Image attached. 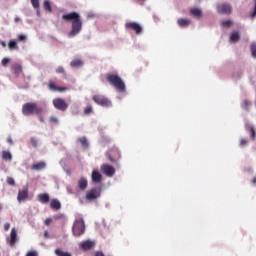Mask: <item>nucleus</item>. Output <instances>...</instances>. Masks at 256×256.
Masks as SVG:
<instances>
[{
  "label": "nucleus",
  "instance_id": "nucleus-42",
  "mask_svg": "<svg viewBox=\"0 0 256 256\" xmlns=\"http://www.w3.org/2000/svg\"><path fill=\"white\" fill-rule=\"evenodd\" d=\"M56 73H65V69L63 68V66H59L56 70Z\"/></svg>",
  "mask_w": 256,
  "mask_h": 256
},
{
  "label": "nucleus",
  "instance_id": "nucleus-7",
  "mask_svg": "<svg viewBox=\"0 0 256 256\" xmlns=\"http://www.w3.org/2000/svg\"><path fill=\"white\" fill-rule=\"evenodd\" d=\"M217 13L221 15H229L231 13V5L227 3L218 4L216 7Z\"/></svg>",
  "mask_w": 256,
  "mask_h": 256
},
{
  "label": "nucleus",
  "instance_id": "nucleus-55",
  "mask_svg": "<svg viewBox=\"0 0 256 256\" xmlns=\"http://www.w3.org/2000/svg\"><path fill=\"white\" fill-rule=\"evenodd\" d=\"M110 161H113V158H110Z\"/></svg>",
  "mask_w": 256,
  "mask_h": 256
},
{
  "label": "nucleus",
  "instance_id": "nucleus-37",
  "mask_svg": "<svg viewBox=\"0 0 256 256\" xmlns=\"http://www.w3.org/2000/svg\"><path fill=\"white\" fill-rule=\"evenodd\" d=\"M247 143H249V140L247 138H243L241 141H240V145L241 147H245L247 145Z\"/></svg>",
  "mask_w": 256,
  "mask_h": 256
},
{
  "label": "nucleus",
  "instance_id": "nucleus-19",
  "mask_svg": "<svg viewBox=\"0 0 256 256\" xmlns=\"http://www.w3.org/2000/svg\"><path fill=\"white\" fill-rule=\"evenodd\" d=\"M50 207L56 211H59V209H61V202H59L57 199H53L50 203Z\"/></svg>",
  "mask_w": 256,
  "mask_h": 256
},
{
  "label": "nucleus",
  "instance_id": "nucleus-41",
  "mask_svg": "<svg viewBox=\"0 0 256 256\" xmlns=\"http://www.w3.org/2000/svg\"><path fill=\"white\" fill-rule=\"evenodd\" d=\"M9 58H3L2 59V65H3V67H5L8 63H9Z\"/></svg>",
  "mask_w": 256,
  "mask_h": 256
},
{
  "label": "nucleus",
  "instance_id": "nucleus-54",
  "mask_svg": "<svg viewBox=\"0 0 256 256\" xmlns=\"http://www.w3.org/2000/svg\"><path fill=\"white\" fill-rule=\"evenodd\" d=\"M60 217H61V216H57L56 218H57V219H60Z\"/></svg>",
  "mask_w": 256,
  "mask_h": 256
},
{
  "label": "nucleus",
  "instance_id": "nucleus-28",
  "mask_svg": "<svg viewBox=\"0 0 256 256\" xmlns=\"http://www.w3.org/2000/svg\"><path fill=\"white\" fill-rule=\"evenodd\" d=\"M71 67H81L83 62L81 60H74L70 63Z\"/></svg>",
  "mask_w": 256,
  "mask_h": 256
},
{
  "label": "nucleus",
  "instance_id": "nucleus-20",
  "mask_svg": "<svg viewBox=\"0 0 256 256\" xmlns=\"http://www.w3.org/2000/svg\"><path fill=\"white\" fill-rule=\"evenodd\" d=\"M2 159H4V161H12L13 160V155L9 151H3L2 152Z\"/></svg>",
  "mask_w": 256,
  "mask_h": 256
},
{
  "label": "nucleus",
  "instance_id": "nucleus-22",
  "mask_svg": "<svg viewBox=\"0 0 256 256\" xmlns=\"http://www.w3.org/2000/svg\"><path fill=\"white\" fill-rule=\"evenodd\" d=\"M239 39H241V36L239 35V32H233L230 36V41L232 43H237V41H239Z\"/></svg>",
  "mask_w": 256,
  "mask_h": 256
},
{
  "label": "nucleus",
  "instance_id": "nucleus-49",
  "mask_svg": "<svg viewBox=\"0 0 256 256\" xmlns=\"http://www.w3.org/2000/svg\"><path fill=\"white\" fill-rule=\"evenodd\" d=\"M7 142H8L10 145H13V139H11V137H9V138L7 139Z\"/></svg>",
  "mask_w": 256,
  "mask_h": 256
},
{
  "label": "nucleus",
  "instance_id": "nucleus-5",
  "mask_svg": "<svg viewBox=\"0 0 256 256\" xmlns=\"http://www.w3.org/2000/svg\"><path fill=\"white\" fill-rule=\"evenodd\" d=\"M93 101L97 103V105H101V107H111V102L105 96L95 95L93 96Z\"/></svg>",
  "mask_w": 256,
  "mask_h": 256
},
{
  "label": "nucleus",
  "instance_id": "nucleus-46",
  "mask_svg": "<svg viewBox=\"0 0 256 256\" xmlns=\"http://www.w3.org/2000/svg\"><path fill=\"white\" fill-rule=\"evenodd\" d=\"M45 225H51V218H47L45 220Z\"/></svg>",
  "mask_w": 256,
  "mask_h": 256
},
{
  "label": "nucleus",
  "instance_id": "nucleus-3",
  "mask_svg": "<svg viewBox=\"0 0 256 256\" xmlns=\"http://www.w3.org/2000/svg\"><path fill=\"white\" fill-rule=\"evenodd\" d=\"M107 79H108L109 83L111 85H113V87H115V89H117V91H121V92L125 91V82H123V80L119 76L109 74L107 76Z\"/></svg>",
  "mask_w": 256,
  "mask_h": 256
},
{
  "label": "nucleus",
  "instance_id": "nucleus-11",
  "mask_svg": "<svg viewBox=\"0 0 256 256\" xmlns=\"http://www.w3.org/2000/svg\"><path fill=\"white\" fill-rule=\"evenodd\" d=\"M126 27H129L130 29H133V31H136V34L139 35L141 31H143V28H141V25L136 22H130L126 24Z\"/></svg>",
  "mask_w": 256,
  "mask_h": 256
},
{
  "label": "nucleus",
  "instance_id": "nucleus-8",
  "mask_svg": "<svg viewBox=\"0 0 256 256\" xmlns=\"http://www.w3.org/2000/svg\"><path fill=\"white\" fill-rule=\"evenodd\" d=\"M53 105L55 109H58L59 111H66V109L69 107V105H67L62 98H55L53 100Z\"/></svg>",
  "mask_w": 256,
  "mask_h": 256
},
{
  "label": "nucleus",
  "instance_id": "nucleus-26",
  "mask_svg": "<svg viewBox=\"0 0 256 256\" xmlns=\"http://www.w3.org/2000/svg\"><path fill=\"white\" fill-rule=\"evenodd\" d=\"M44 9L49 13L53 11V9L51 8V2H49V0H44Z\"/></svg>",
  "mask_w": 256,
  "mask_h": 256
},
{
  "label": "nucleus",
  "instance_id": "nucleus-34",
  "mask_svg": "<svg viewBox=\"0 0 256 256\" xmlns=\"http://www.w3.org/2000/svg\"><path fill=\"white\" fill-rule=\"evenodd\" d=\"M26 256H39V252L36 250H30L26 253Z\"/></svg>",
  "mask_w": 256,
  "mask_h": 256
},
{
  "label": "nucleus",
  "instance_id": "nucleus-1",
  "mask_svg": "<svg viewBox=\"0 0 256 256\" xmlns=\"http://www.w3.org/2000/svg\"><path fill=\"white\" fill-rule=\"evenodd\" d=\"M63 21H71V31L68 33L69 39H73V37H77L83 29V20L81 19V15L77 12H71L69 14H65L62 16Z\"/></svg>",
  "mask_w": 256,
  "mask_h": 256
},
{
  "label": "nucleus",
  "instance_id": "nucleus-30",
  "mask_svg": "<svg viewBox=\"0 0 256 256\" xmlns=\"http://www.w3.org/2000/svg\"><path fill=\"white\" fill-rule=\"evenodd\" d=\"M21 65L19 64H15L13 67H12V70L14 71V73H16V75H18V73L21 72Z\"/></svg>",
  "mask_w": 256,
  "mask_h": 256
},
{
  "label": "nucleus",
  "instance_id": "nucleus-53",
  "mask_svg": "<svg viewBox=\"0 0 256 256\" xmlns=\"http://www.w3.org/2000/svg\"><path fill=\"white\" fill-rule=\"evenodd\" d=\"M91 18H93V15L88 14V19H91Z\"/></svg>",
  "mask_w": 256,
  "mask_h": 256
},
{
  "label": "nucleus",
  "instance_id": "nucleus-27",
  "mask_svg": "<svg viewBox=\"0 0 256 256\" xmlns=\"http://www.w3.org/2000/svg\"><path fill=\"white\" fill-rule=\"evenodd\" d=\"M250 51H251L252 57H254V59H256V43L251 44Z\"/></svg>",
  "mask_w": 256,
  "mask_h": 256
},
{
  "label": "nucleus",
  "instance_id": "nucleus-25",
  "mask_svg": "<svg viewBox=\"0 0 256 256\" xmlns=\"http://www.w3.org/2000/svg\"><path fill=\"white\" fill-rule=\"evenodd\" d=\"M55 255L56 256H71V253L69 252H63L61 249L57 248L55 250Z\"/></svg>",
  "mask_w": 256,
  "mask_h": 256
},
{
  "label": "nucleus",
  "instance_id": "nucleus-15",
  "mask_svg": "<svg viewBox=\"0 0 256 256\" xmlns=\"http://www.w3.org/2000/svg\"><path fill=\"white\" fill-rule=\"evenodd\" d=\"M49 89H50V91H58L59 93H63V92H65V91H69V89L68 88H61V87H57L56 85H55V83H50L49 84Z\"/></svg>",
  "mask_w": 256,
  "mask_h": 256
},
{
  "label": "nucleus",
  "instance_id": "nucleus-14",
  "mask_svg": "<svg viewBox=\"0 0 256 256\" xmlns=\"http://www.w3.org/2000/svg\"><path fill=\"white\" fill-rule=\"evenodd\" d=\"M177 23H178L179 27L185 28V27H189V25H191V20H189L187 18H179L177 20Z\"/></svg>",
  "mask_w": 256,
  "mask_h": 256
},
{
  "label": "nucleus",
  "instance_id": "nucleus-56",
  "mask_svg": "<svg viewBox=\"0 0 256 256\" xmlns=\"http://www.w3.org/2000/svg\"><path fill=\"white\" fill-rule=\"evenodd\" d=\"M0 209H1V206H0Z\"/></svg>",
  "mask_w": 256,
  "mask_h": 256
},
{
  "label": "nucleus",
  "instance_id": "nucleus-23",
  "mask_svg": "<svg viewBox=\"0 0 256 256\" xmlns=\"http://www.w3.org/2000/svg\"><path fill=\"white\" fill-rule=\"evenodd\" d=\"M78 186H79V189H87V179L81 178L78 181Z\"/></svg>",
  "mask_w": 256,
  "mask_h": 256
},
{
  "label": "nucleus",
  "instance_id": "nucleus-18",
  "mask_svg": "<svg viewBox=\"0 0 256 256\" xmlns=\"http://www.w3.org/2000/svg\"><path fill=\"white\" fill-rule=\"evenodd\" d=\"M15 241H17V230H15V228H12L9 240L10 245H15Z\"/></svg>",
  "mask_w": 256,
  "mask_h": 256
},
{
  "label": "nucleus",
  "instance_id": "nucleus-10",
  "mask_svg": "<svg viewBox=\"0 0 256 256\" xmlns=\"http://www.w3.org/2000/svg\"><path fill=\"white\" fill-rule=\"evenodd\" d=\"M29 197V189L23 188L22 190H19L18 196H17V201L21 203V201H25Z\"/></svg>",
  "mask_w": 256,
  "mask_h": 256
},
{
  "label": "nucleus",
  "instance_id": "nucleus-16",
  "mask_svg": "<svg viewBox=\"0 0 256 256\" xmlns=\"http://www.w3.org/2000/svg\"><path fill=\"white\" fill-rule=\"evenodd\" d=\"M91 177L93 183H101V173L99 171L93 170Z\"/></svg>",
  "mask_w": 256,
  "mask_h": 256
},
{
  "label": "nucleus",
  "instance_id": "nucleus-44",
  "mask_svg": "<svg viewBox=\"0 0 256 256\" xmlns=\"http://www.w3.org/2000/svg\"><path fill=\"white\" fill-rule=\"evenodd\" d=\"M255 17H256V0H255L254 11H253V13H252V15H251V18H252V19H255Z\"/></svg>",
  "mask_w": 256,
  "mask_h": 256
},
{
  "label": "nucleus",
  "instance_id": "nucleus-29",
  "mask_svg": "<svg viewBox=\"0 0 256 256\" xmlns=\"http://www.w3.org/2000/svg\"><path fill=\"white\" fill-rule=\"evenodd\" d=\"M9 49H19V46H17V42L15 40H11L8 44Z\"/></svg>",
  "mask_w": 256,
  "mask_h": 256
},
{
  "label": "nucleus",
  "instance_id": "nucleus-33",
  "mask_svg": "<svg viewBox=\"0 0 256 256\" xmlns=\"http://www.w3.org/2000/svg\"><path fill=\"white\" fill-rule=\"evenodd\" d=\"M249 132H250L251 139H255L256 133H255V128H253V126H250Z\"/></svg>",
  "mask_w": 256,
  "mask_h": 256
},
{
  "label": "nucleus",
  "instance_id": "nucleus-6",
  "mask_svg": "<svg viewBox=\"0 0 256 256\" xmlns=\"http://www.w3.org/2000/svg\"><path fill=\"white\" fill-rule=\"evenodd\" d=\"M101 197V190L94 188L92 190H89L86 193V199L87 201H96V199H99Z\"/></svg>",
  "mask_w": 256,
  "mask_h": 256
},
{
  "label": "nucleus",
  "instance_id": "nucleus-4",
  "mask_svg": "<svg viewBox=\"0 0 256 256\" xmlns=\"http://www.w3.org/2000/svg\"><path fill=\"white\" fill-rule=\"evenodd\" d=\"M72 233L75 237H81L85 233V221L83 219H78L74 222Z\"/></svg>",
  "mask_w": 256,
  "mask_h": 256
},
{
  "label": "nucleus",
  "instance_id": "nucleus-43",
  "mask_svg": "<svg viewBox=\"0 0 256 256\" xmlns=\"http://www.w3.org/2000/svg\"><path fill=\"white\" fill-rule=\"evenodd\" d=\"M9 229H11V224L10 223L4 224V230L9 231Z\"/></svg>",
  "mask_w": 256,
  "mask_h": 256
},
{
  "label": "nucleus",
  "instance_id": "nucleus-21",
  "mask_svg": "<svg viewBox=\"0 0 256 256\" xmlns=\"http://www.w3.org/2000/svg\"><path fill=\"white\" fill-rule=\"evenodd\" d=\"M38 199L41 203H49V194L47 193L39 194Z\"/></svg>",
  "mask_w": 256,
  "mask_h": 256
},
{
  "label": "nucleus",
  "instance_id": "nucleus-17",
  "mask_svg": "<svg viewBox=\"0 0 256 256\" xmlns=\"http://www.w3.org/2000/svg\"><path fill=\"white\" fill-rule=\"evenodd\" d=\"M45 167H47V164H45V162H38V163L32 165V169L34 171H43V169H45Z\"/></svg>",
  "mask_w": 256,
  "mask_h": 256
},
{
  "label": "nucleus",
  "instance_id": "nucleus-38",
  "mask_svg": "<svg viewBox=\"0 0 256 256\" xmlns=\"http://www.w3.org/2000/svg\"><path fill=\"white\" fill-rule=\"evenodd\" d=\"M8 185H15V180L12 177L7 178Z\"/></svg>",
  "mask_w": 256,
  "mask_h": 256
},
{
  "label": "nucleus",
  "instance_id": "nucleus-35",
  "mask_svg": "<svg viewBox=\"0 0 256 256\" xmlns=\"http://www.w3.org/2000/svg\"><path fill=\"white\" fill-rule=\"evenodd\" d=\"M31 145H33L34 147H38L39 141L37 140V138L32 137L30 139Z\"/></svg>",
  "mask_w": 256,
  "mask_h": 256
},
{
  "label": "nucleus",
  "instance_id": "nucleus-13",
  "mask_svg": "<svg viewBox=\"0 0 256 256\" xmlns=\"http://www.w3.org/2000/svg\"><path fill=\"white\" fill-rule=\"evenodd\" d=\"M190 14L196 19H201V17H203V10H201L200 8H193L190 10Z\"/></svg>",
  "mask_w": 256,
  "mask_h": 256
},
{
  "label": "nucleus",
  "instance_id": "nucleus-32",
  "mask_svg": "<svg viewBox=\"0 0 256 256\" xmlns=\"http://www.w3.org/2000/svg\"><path fill=\"white\" fill-rule=\"evenodd\" d=\"M250 105H251V102L245 100L244 103L242 104V109H244V111H249Z\"/></svg>",
  "mask_w": 256,
  "mask_h": 256
},
{
  "label": "nucleus",
  "instance_id": "nucleus-50",
  "mask_svg": "<svg viewBox=\"0 0 256 256\" xmlns=\"http://www.w3.org/2000/svg\"><path fill=\"white\" fill-rule=\"evenodd\" d=\"M44 237H46V238L49 237V232L48 231L44 232Z\"/></svg>",
  "mask_w": 256,
  "mask_h": 256
},
{
  "label": "nucleus",
  "instance_id": "nucleus-36",
  "mask_svg": "<svg viewBox=\"0 0 256 256\" xmlns=\"http://www.w3.org/2000/svg\"><path fill=\"white\" fill-rule=\"evenodd\" d=\"M233 22L231 20H226L222 22V27H231Z\"/></svg>",
  "mask_w": 256,
  "mask_h": 256
},
{
  "label": "nucleus",
  "instance_id": "nucleus-39",
  "mask_svg": "<svg viewBox=\"0 0 256 256\" xmlns=\"http://www.w3.org/2000/svg\"><path fill=\"white\" fill-rule=\"evenodd\" d=\"M91 111H93V108H92L91 106H88V107L85 108L84 113H85L86 115H89V113H91Z\"/></svg>",
  "mask_w": 256,
  "mask_h": 256
},
{
  "label": "nucleus",
  "instance_id": "nucleus-40",
  "mask_svg": "<svg viewBox=\"0 0 256 256\" xmlns=\"http://www.w3.org/2000/svg\"><path fill=\"white\" fill-rule=\"evenodd\" d=\"M25 39H27V36H25V34H20L18 36V41H25Z\"/></svg>",
  "mask_w": 256,
  "mask_h": 256
},
{
  "label": "nucleus",
  "instance_id": "nucleus-48",
  "mask_svg": "<svg viewBox=\"0 0 256 256\" xmlns=\"http://www.w3.org/2000/svg\"><path fill=\"white\" fill-rule=\"evenodd\" d=\"M0 44L2 45V47H7V44L3 40H0Z\"/></svg>",
  "mask_w": 256,
  "mask_h": 256
},
{
  "label": "nucleus",
  "instance_id": "nucleus-31",
  "mask_svg": "<svg viewBox=\"0 0 256 256\" xmlns=\"http://www.w3.org/2000/svg\"><path fill=\"white\" fill-rule=\"evenodd\" d=\"M30 3L34 9H39V0H30Z\"/></svg>",
  "mask_w": 256,
  "mask_h": 256
},
{
  "label": "nucleus",
  "instance_id": "nucleus-24",
  "mask_svg": "<svg viewBox=\"0 0 256 256\" xmlns=\"http://www.w3.org/2000/svg\"><path fill=\"white\" fill-rule=\"evenodd\" d=\"M78 141L81 143L84 149H87V147H89V142L87 141V138L82 137V138H79Z\"/></svg>",
  "mask_w": 256,
  "mask_h": 256
},
{
  "label": "nucleus",
  "instance_id": "nucleus-45",
  "mask_svg": "<svg viewBox=\"0 0 256 256\" xmlns=\"http://www.w3.org/2000/svg\"><path fill=\"white\" fill-rule=\"evenodd\" d=\"M51 123H57V117H50Z\"/></svg>",
  "mask_w": 256,
  "mask_h": 256
},
{
  "label": "nucleus",
  "instance_id": "nucleus-47",
  "mask_svg": "<svg viewBox=\"0 0 256 256\" xmlns=\"http://www.w3.org/2000/svg\"><path fill=\"white\" fill-rule=\"evenodd\" d=\"M36 15H37L38 17H41V10H39V8L36 9Z\"/></svg>",
  "mask_w": 256,
  "mask_h": 256
},
{
  "label": "nucleus",
  "instance_id": "nucleus-9",
  "mask_svg": "<svg viewBox=\"0 0 256 256\" xmlns=\"http://www.w3.org/2000/svg\"><path fill=\"white\" fill-rule=\"evenodd\" d=\"M101 171L106 175V177H113L115 175V168L109 164H103L101 166Z\"/></svg>",
  "mask_w": 256,
  "mask_h": 256
},
{
  "label": "nucleus",
  "instance_id": "nucleus-51",
  "mask_svg": "<svg viewBox=\"0 0 256 256\" xmlns=\"http://www.w3.org/2000/svg\"><path fill=\"white\" fill-rule=\"evenodd\" d=\"M19 21H21V19L19 17L15 18V23H19Z\"/></svg>",
  "mask_w": 256,
  "mask_h": 256
},
{
  "label": "nucleus",
  "instance_id": "nucleus-52",
  "mask_svg": "<svg viewBox=\"0 0 256 256\" xmlns=\"http://www.w3.org/2000/svg\"><path fill=\"white\" fill-rule=\"evenodd\" d=\"M253 185H256V177L252 180Z\"/></svg>",
  "mask_w": 256,
  "mask_h": 256
},
{
  "label": "nucleus",
  "instance_id": "nucleus-12",
  "mask_svg": "<svg viewBox=\"0 0 256 256\" xmlns=\"http://www.w3.org/2000/svg\"><path fill=\"white\" fill-rule=\"evenodd\" d=\"M80 247L84 251H88V249H92V247H95V243L91 240H86L80 243Z\"/></svg>",
  "mask_w": 256,
  "mask_h": 256
},
{
  "label": "nucleus",
  "instance_id": "nucleus-2",
  "mask_svg": "<svg viewBox=\"0 0 256 256\" xmlns=\"http://www.w3.org/2000/svg\"><path fill=\"white\" fill-rule=\"evenodd\" d=\"M22 113L23 115H26V116L33 115V113H35L36 115H39L40 113H43V108L37 105V103L29 102V103H25L22 106Z\"/></svg>",
  "mask_w": 256,
  "mask_h": 256
}]
</instances>
